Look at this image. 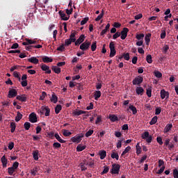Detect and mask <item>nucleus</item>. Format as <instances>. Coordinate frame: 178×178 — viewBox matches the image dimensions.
<instances>
[{"label": "nucleus", "instance_id": "1", "mask_svg": "<svg viewBox=\"0 0 178 178\" xmlns=\"http://www.w3.org/2000/svg\"><path fill=\"white\" fill-rule=\"evenodd\" d=\"M119 172H120V165L113 163L110 173H111V175H119Z\"/></svg>", "mask_w": 178, "mask_h": 178}, {"label": "nucleus", "instance_id": "2", "mask_svg": "<svg viewBox=\"0 0 178 178\" xmlns=\"http://www.w3.org/2000/svg\"><path fill=\"white\" fill-rule=\"evenodd\" d=\"M142 138L145 140V141L148 143H152V136H149V132L148 131H145L142 134Z\"/></svg>", "mask_w": 178, "mask_h": 178}, {"label": "nucleus", "instance_id": "3", "mask_svg": "<svg viewBox=\"0 0 178 178\" xmlns=\"http://www.w3.org/2000/svg\"><path fill=\"white\" fill-rule=\"evenodd\" d=\"M144 81V78L141 76H138L134 79L132 84L134 86H141V83Z\"/></svg>", "mask_w": 178, "mask_h": 178}, {"label": "nucleus", "instance_id": "4", "mask_svg": "<svg viewBox=\"0 0 178 178\" xmlns=\"http://www.w3.org/2000/svg\"><path fill=\"white\" fill-rule=\"evenodd\" d=\"M109 48H110V58H113L115 55H116V49H115V42H111L109 44Z\"/></svg>", "mask_w": 178, "mask_h": 178}, {"label": "nucleus", "instance_id": "5", "mask_svg": "<svg viewBox=\"0 0 178 178\" xmlns=\"http://www.w3.org/2000/svg\"><path fill=\"white\" fill-rule=\"evenodd\" d=\"M90 45H91V42L85 41L80 45V49L81 51H87V49H90Z\"/></svg>", "mask_w": 178, "mask_h": 178}, {"label": "nucleus", "instance_id": "6", "mask_svg": "<svg viewBox=\"0 0 178 178\" xmlns=\"http://www.w3.org/2000/svg\"><path fill=\"white\" fill-rule=\"evenodd\" d=\"M84 40H86V35L84 34H82L79 36V38L75 40V45L77 47L80 45L82 42H84Z\"/></svg>", "mask_w": 178, "mask_h": 178}, {"label": "nucleus", "instance_id": "7", "mask_svg": "<svg viewBox=\"0 0 178 178\" xmlns=\"http://www.w3.org/2000/svg\"><path fill=\"white\" fill-rule=\"evenodd\" d=\"M8 97V98H15V97H17V90H16V89H10Z\"/></svg>", "mask_w": 178, "mask_h": 178}, {"label": "nucleus", "instance_id": "8", "mask_svg": "<svg viewBox=\"0 0 178 178\" xmlns=\"http://www.w3.org/2000/svg\"><path fill=\"white\" fill-rule=\"evenodd\" d=\"M83 137H84L83 135L74 136V137L71 138V141L72 143H76V144H79L81 142V139L83 138Z\"/></svg>", "mask_w": 178, "mask_h": 178}, {"label": "nucleus", "instance_id": "9", "mask_svg": "<svg viewBox=\"0 0 178 178\" xmlns=\"http://www.w3.org/2000/svg\"><path fill=\"white\" fill-rule=\"evenodd\" d=\"M129 33V29L124 27L120 33L121 40H126L127 37V33Z\"/></svg>", "mask_w": 178, "mask_h": 178}, {"label": "nucleus", "instance_id": "10", "mask_svg": "<svg viewBox=\"0 0 178 178\" xmlns=\"http://www.w3.org/2000/svg\"><path fill=\"white\" fill-rule=\"evenodd\" d=\"M29 122L31 123H37V114L35 113H31L29 115Z\"/></svg>", "mask_w": 178, "mask_h": 178}, {"label": "nucleus", "instance_id": "11", "mask_svg": "<svg viewBox=\"0 0 178 178\" xmlns=\"http://www.w3.org/2000/svg\"><path fill=\"white\" fill-rule=\"evenodd\" d=\"M58 15L59 16H60V19L61 20H64V22H66L69 19V18L70 17V16H66V13H64V12L63 10H60L58 12Z\"/></svg>", "mask_w": 178, "mask_h": 178}, {"label": "nucleus", "instance_id": "12", "mask_svg": "<svg viewBox=\"0 0 178 178\" xmlns=\"http://www.w3.org/2000/svg\"><path fill=\"white\" fill-rule=\"evenodd\" d=\"M40 67L42 70H43V72H45L47 74H51V70H49V66L45 64H42Z\"/></svg>", "mask_w": 178, "mask_h": 178}, {"label": "nucleus", "instance_id": "13", "mask_svg": "<svg viewBox=\"0 0 178 178\" xmlns=\"http://www.w3.org/2000/svg\"><path fill=\"white\" fill-rule=\"evenodd\" d=\"M161 99H165V98H169V92H166L164 89H162L160 92Z\"/></svg>", "mask_w": 178, "mask_h": 178}, {"label": "nucleus", "instance_id": "14", "mask_svg": "<svg viewBox=\"0 0 178 178\" xmlns=\"http://www.w3.org/2000/svg\"><path fill=\"white\" fill-rule=\"evenodd\" d=\"M108 119L111 120V122H112L113 123H115V122H118L119 121V118L118 117H117L116 115L115 114H111L108 116Z\"/></svg>", "mask_w": 178, "mask_h": 178}, {"label": "nucleus", "instance_id": "15", "mask_svg": "<svg viewBox=\"0 0 178 178\" xmlns=\"http://www.w3.org/2000/svg\"><path fill=\"white\" fill-rule=\"evenodd\" d=\"M28 62H30V63H33V65H37L40 62L38 58L37 57H31L27 59Z\"/></svg>", "mask_w": 178, "mask_h": 178}, {"label": "nucleus", "instance_id": "16", "mask_svg": "<svg viewBox=\"0 0 178 178\" xmlns=\"http://www.w3.org/2000/svg\"><path fill=\"white\" fill-rule=\"evenodd\" d=\"M136 92L138 95H144V88L141 86H138L136 88Z\"/></svg>", "mask_w": 178, "mask_h": 178}, {"label": "nucleus", "instance_id": "17", "mask_svg": "<svg viewBox=\"0 0 178 178\" xmlns=\"http://www.w3.org/2000/svg\"><path fill=\"white\" fill-rule=\"evenodd\" d=\"M16 98L18 101H21V102H26L27 101V96L26 95H22V96L17 95Z\"/></svg>", "mask_w": 178, "mask_h": 178}, {"label": "nucleus", "instance_id": "18", "mask_svg": "<svg viewBox=\"0 0 178 178\" xmlns=\"http://www.w3.org/2000/svg\"><path fill=\"white\" fill-rule=\"evenodd\" d=\"M1 161L3 165V168H6V166H8V159H6V156H3L1 159Z\"/></svg>", "mask_w": 178, "mask_h": 178}, {"label": "nucleus", "instance_id": "19", "mask_svg": "<svg viewBox=\"0 0 178 178\" xmlns=\"http://www.w3.org/2000/svg\"><path fill=\"white\" fill-rule=\"evenodd\" d=\"M84 113H87V111H84L82 110H75L73 112V115H74V116H80V115H83Z\"/></svg>", "mask_w": 178, "mask_h": 178}, {"label": "nucleus", "instance_id": "20", "mask_svg": "<svg viewBox=\"0 0 178 178\" xmlns=\"http://www.w3.org/2000/svg\"><path fill=\"white\" fill-rule=\"evenodd\" d=\"M54 137H55V138L57 139L58 143H60L61 144H65V143H66V140L60 138V136H59V134H58V133L54 134Z\"/></svg>", "mask_w": 178, "mask_h": 178}, {"label": "nucleus", "instance_id": "21", "mask_svg": "<svg viewBox=\"0 0 178 178\" xmlns=\"http://www.w3.org/2000/svg\"><path fill=\"white\" fill-rule=\"evenodd\" d=\"M151 33H147L145 37V41L146 45H149V42H151Z\"/></svg>", "mask_w": 178, "mask_h": 178}, {"label": "nucleus", "instance_id": "22", "mask_svg": "<svg viewBox=\"0 0 178 178\" xmlns=\"http://www.w3.org/2000/svg\"><path fill=\"white\" fill-rule=\"evenodd\" d=\"M32 155L35 161H38V155H40V152L38 150H35L33 152Z\"/></svg>", "mask_w": 178, "mask_h": 178}, {"label": "nucleus", "instance_id": "23", "mask_svg": "<svg viewBox=\"0 0 178 178\" xmlns=\"http://www.w3.org/2000/svg\"><path fill=\"white\" fill-rule=\"evenodd\" d=\"M99 155L100 156V159H105V158L106 157V151L105 150L99 151Z\"/></svg>", "mask_w": 178, "mask_h": 178}, {"label": "nucleus", "instance_id": "24", "mask_svg": "<svg viewBox=\"0 0 178 178\" xmlns=\"http://www.w3.org/2000/svg\"><path fill=\"white\" fill-rule=\"evenodd\" d=\"M172 127H173V125L172 124H168L164 128L163 133H169Z\"/></svg>", "mask_w": 178, "mask_h": 178}, {"label": "nucleus", "instance_id": "25", "mask_svg": "<svg viewBox=\"0 0 178 178\" xmlns=\"http://www.w3.org/2000/svg\"><path fill=\"white\" fill-rule=\"evenodd\" d=\"M146 94L149 98H151V97H152V88L151 86H149L146 89Z\"/></svg>", "mask_w": 178, "mask_h": 178}, {"label": "nucleus", "instance_id": "26", "mask_svg": "<svg viewBox=\"0 0 178 178\" xmlns=\"http://www.w3.org/2000/svg\"><path fill=\"white\" fill-rule=\"evenodd\" d=\"M51 70H53V72H54V73H56V74H59V73H60V67L55 65H53L51 67Z\"/></svg>", "mask_w": 178, "mask_h": 178}, {"label": "nucleus", "instance_id": "27", "mask_svg": "<svg viewBox=\"0 0 178 178\" xmlns=\"http://www.w3.org/2000/svg\"><path fill=\"white\" fill-rule=\"evenodd\" d=\"M94 97L95 101H98L101 98V92L99 90H96L94 94Z\"/></svg>", "mask_w": 178, "mask_h": 178}, {"label": "nucleus", "instance_id": "28", "mask_svg": "<svg viewBox=\"0 0 178 178\" xmlns=\"http://www.w3.org/2000/svg\"><path fill=\"white\" fill-rule=\"evenodd\" d=\"M22 118H23V115L20 113V111H17V116L15 117V122H20Z\"/></svg>", "mask_w": 178, "mask_h": 178}, {"label": "nucleus", "instance_id": "29", "mask_svg": "<svg viewBox=\"0 0 178 178\" xmlns=\"http://www.w3.org/2000/svg\"><path fill=\"white\" fill-rule=\"evenodd\" d=\"M54 60H52L51 58H49L48 56H44L42 58V61L44 62V63H49L51 62H52Z\"/></svg>", "mask_w": 178, "mask_h": 178}, {"label": "nucleus", "instance_id": "30", "mask_svg": "<svg viewBox=\"0 0 178 178\" xmlns=\"http://www.w3.org/2000/svg\"><path fill=\"white\" fill-rule=\"evenodd\" d=\"M129 109H130V111H131L133 115H137V108H136V106H134L133 105H130L129 106Z\"/></svg>", "mask_w": 178, "mask_h": 178}, {"label": "nucleus", "instance_id": "31", "mask_svg": "<svg viewBox=\"0 0 178 178\" xmlns=\"http://www.w3.org/2000/svg\"><path fill=\"white\" fill-rule=\"evenodd\" d=\"M86 148V145H78V146L76 147V151L77 152H81V151H84Z\"/></svg>", "mask_w": 178, "mask_h": 178}, {"label": "nucleus", "instance_id": "32", "mask_svg": "<svg viewBox=\"0 0 178 178\" xmlns=\"http://www.w3.org/2000/svg\"><path fill=\"white\" fill-rule=\"evenodd\" d=\"M156 122H158V117L154 116L152 118L151 121L149 122V125L152 126V125L155 124L156 123Z\"/></svg>", "mask_w": 178, "mask_h": 178}, {"label": "nucleus", "instance_id": "33", "mask_svg": "<svg viewBox=\"0 0 178 178\" xmlns=\"http://www.w3.org/2000/svg\"><path fill=\"white\" fill-rule=\"evenodd\" d=\"M10 127L11 129H10L11 133H15V131L16 130V123L10 122Z\"/></svg>", "mask_w": 178, "mask_h": 178}, {"label": "nucleus", "instance_id": "34", "mask_svg": "<svg viewBox=\"0 0 178 178\" xmlns=\"http://www.w3.org/2000/svg\"><path fill=\"white\" fill-rule=\"evenodd\" d=\"M51 102H54V104H56V102H58V97H56L55 93L51 95Z\"/></svg>", "mask_w": 178, "mask_h": 178}, {"label": "nucleus", "instance_id": "35", "mask_svg": "<svg viewBox=\"0 0 178 178\" xmlns=\"http://www.w3.org/2000/svg\"><path fill=\"white\" fill-rule=\"evenodd\" d=\"M60 111H62V106L60 104H58L55 108V113L58 115Z\"/></svg>", "mask_w": 178, "mask_h": 178}, {"label": "nucleus", "instance_id": "36", "mask_svg": "<svg viewBox=\"0 0 178 178\" xmlns=\"http://www.w3.org/2000/svg\"><path fill=\"white\" fill-rule=\"evenodd\" d=\"M104 10H102V12H101V13H100V15H99L98 16H97V18H95V22H99V20H101L103 17H104Z\"/></svg>", "mask_w": 178, "mask_h": 178}, {"label": "nucleus", "instance_id": "37", "mask_svg": "<svg viewBox=\"0 0 178 178\" xmlns=\"http://www.w3.org/2000/svg\"><path fill=\"white\" fill-rule=\"evenodd\" d=\"M16 171V170H15V168L10 167L8 168V175H10V176H13V174L15 173V172Z\"/></svg>", "mask_w": 178, "mask_h": 178}, {"label": "nucleus", "instance_id": "38", "mask_svg": "<svg viewBox=\"0 0 178 178\" xmlns=\"http://www.w3.org/2000/svg\"><path fill=\"white\" fill-rule=\"evenodd\" d=\"M131 150V147L130 146L127 147L122 152V156H123L124 155H126V154H127Z\"/></svg>", "mask_w": 178, "mask_h": 178}, {"label": "nucleus", "instance_id": "39", "mask_svg": "<svg viewBox=\"0 0 178 178\" xmlns=\"http://www.w3.org/2000/svg\"><path fill=\"white\" fill-rule=\"evenodd\" d=\"M63 134L64 137H69V136H72V132L69 131L67 129H64Z\"/></svg>", "mask_w": 178, "mask_h": 178}, {"label": "nucleus", "instance_id": "40", "mask_svg": "<svg viewBox=\"0 0 178 178\" xmlns=\"http://www.w3.org/2000/svg\"><path fill=\"white\" fill-rule=\"evenodd\" d=\"M24 127L25 130H30V127H31V124L29 122H26L24 124Z\"/></svg>", "mask_w": 178, "mask_h": 178}, {"label": "nucleus", "instance_id": "41", "mask_svg": "<svg viewBox=\"0 0 178 178\" xmlns=\"http://www.w3.org/2000/svg\"><path fill=\"white\" fill-rule=\"evenodd\" d=\"M111 158L113 159H116V161H119V154L116 152H113L111 154Z\"/></svg>", "mask_w": 178, "mask_h": 178}, {"label": "nucleus", "instance_id": "42", "mask_svg": "<svg viewBox=\"0 0 178 178\" xmlns=\"http://www.w3.org/2000/svg\"><path fill=\"white\" fill-rule=\"evenodd\" d=\"M136 148L137 155H139L140 154H141V147L140 146V143H137Z\"/></svg>", "mask_w": 178, "mask_h": 178}, {"label": "nucleus", "instance_id": "43", "mask_svg": "<svg viewBox=\"0 0 178 178\" xmlns=\"http://www.w3.org/2000/svg\"><path fill=\"white\" fill-rule=\"evenodd\" d=\"M96 49H97V41H95L92 42L91 45V51L94 52L96 51Z\"/></svg>", "mask_w": 178, "mask_h": 178}, {"label": "nucleus", "instance_id": "44", "mask_svg": "<svg viewBox=\"0 0 178 178\" xmlns=\"http://www.w3.org/2000/svg\"><path fill=\"white\" fill-rule=\"evenodd\" d=\"M122 58H124V59H125V60H130V54L129 53H124L122 54Z\"/></svg>", "mask_w": 178, "mask_h": 178}, {"label": "nucleus", "instance_id": "45", "mask_svg": "<svg viewBox=\"0 0 178 178\" xmlns=\"http://www.w3.org/2000/svg\"><path fill=\"white\" fill-rule=\"evenodd\" d=\"M70 38H71L72 42H76V32L71 33Z\"/></svg>", "mask_w": 178, "mask_h": 178}, {"label": "nucleus", "instance_id": "46", "mask_svg": "<svg viewBox=\"0 0 178 178\" xmlns=\"http://www.w3.org/2000/svg\"><path fill=\"white\" fill-rule=\"evenodd\" d=\"M37 173H38V170L37 169V168H33L31 170V175H32V176H37Z\"/></svg>", "mask_w": 178, "mask_h": 178}, {"label": "nucleus", "instance_id": "47", "mask_svg": "<svg viewBox=\"0 0 178 178\" xmlns=\"http://www.w3.org/2000/svg\"><path fill=\"white\" fill-rule=\"evenodd\" d=\"M44 109L45 110L44 116H49V113H51V109H49L48 106H46V108Z\"/></svg>", "mask_w": 178, "mask_h": 178}, {"label": "nucleus", "instance_id": "48", "mask_svg": "<svg viewBox=\"0 0 178 178\" xmlns=\"http://www.w3.org/2000/svg\"><path fill=\"white\" fill-rule=\"evenodd\" d=\"M93 134H94V130L90 129L85 134V136H86V137H90V136H92Z\"/></svg>", "mask_w": 178, "mask_h": 178}, {"label": "nucleus", "instance_id": "49", "mask_svg": "<svg viewBox=\"0 0 178 178\" xmlns=\"http://www.w3.org/2000/svg\"><path fill=\"white\" fill-rule=\"evenodd\" d=\"M108 172H109V167L105 165L104 167L103 171L101 172V175H105V174L108 173Z\"/></svg>", "mask_w": 178, "mask_h": 178}, {"label": "nucleus", "instance_id": "50", "mask_svg": "<svg viewBox=\"0 0 178 178\" xmlns=\"http://www.w3.org/2000/svg\"><path fill=\"white\" fill-rule=\"evenodd\" d=\"M146 60L147 63H152V56L151 54H149L146 57Z\"/></svg>", "mask_w": 178, "mask_h": 178}, {"label": "nucleus", "instance_id": "51", "mask_svg": "<svg viewBox=\"0 0 178 178\" xmlns=\"http://www.w3.org/2000/svg\"><path fill=\"white\" fill-rule=\"evenodd\" d=\"M154 76L157 79H161L162 77V73L159 71H156L154 72Z\"/></svg>", "mask_w": 178, "mask_h": 178}, {"label": "nucleus", "instance_id": "52", "mask_svg": "<svg viewBox=\"0 0 178 178\" xmlns=\"http://www.w3.org/2000/svg\"><path fill=\"white\" fill-rule=\"evenodd\" d=\"M79 166H80L81 170H82V172L87 170V167H86V165L84 164V163H81L79 164Z\"/></svg>", "mask_w": 178, "mask_h": 178}, {"label": "nucleus", "instance_id": "53", "mask_svg": "<svg viewBox=\"0 0 178 178\" xmlns=\"http://www.w3.org/2000/svg\"><path fill=\"white\" fill-rule=\"evenodd\" d=\"M168 51H169V45L165 44L164 45V47H163V54H167Z\"/></svg>", "mask_w": 178, "mask_h": 178}, {"label": "nucleus", "instance_id": "54", "mask_svg": "<svg viewBox=\"0 0 178 178\" xmlns=\"http://www.w3.org/2000/svg\"><path fill=\"white\" fill-rule=\"evenodd\" d=\"M88 17H85L81 22V26H84V24H86V23H87L88 22Z\"/></svg>", "mask_w": 178, "mask_h": 178}, {"label": "nucleus", "instance_id": "55", "mask_svg": "<svg viewBox=\"0 0 178 178\" xmlns=\"http://www.w3.org/2000/svg\"><path fill=\"white\" fill-rule=\"evenodd\" d=\"M53 147H54V148H60V147H62V145H60V143H59L58 142H55L53 144Z\"/></svg>", "mask_w": 178, "mask_h": 178}, {"label": "nucleus", "instance_id": "56", "mask_svg": "<svg viewBox=\"0 0 178 178\" xmlns=\"http://www.w3.org/2000/svg\"><path fill=\"white\" fill-rule=\"evenodd\" d=\"M72 42H73V40H72V38L67 39V40H65V46L70 45V44H72Z\"/></svg>", "mask_w": 178, "mask_h": 178}, {"label": "nucleus", "instance_id": "57", "mask_svg": "<svg viewBox=\"0 0 178 178\" xmlns=\"http://www.w3.org/2000/svg\"><path fill=\"white\" fill-rule=\"evenodd\" d=\"M11 168H13L14 170H16V169H17V168H19V162H17V161L14 162L13 164V166Z\"/></svg>", "mask_w": 178, "mask_h": 178}, {"label": "nucleus", "instance_id": "58", "mask_svg": "<svg viewBox=\"0 0 178 178\" xmlns=\"http://www.w3.org/2000/svg\"><path fill=\"white\" fill-rule=\"evenodd\" d=\"M46 96H47V92H42L41 96L40 97V101H44V99H45Z\"/></svg>", "mask_w": 178, "mask_h": 178}, {"label": "nucleus", "instance_id": "59", "mask_svg": "<svg viewBox=\"0 0 178 178\" xmlns=\"http://www.w3.org/2000/svg\"><path fill=\"white\" fill-rule=\"evenodd\" d=\"M161 112H162L161 107H156L155 109V115H160Z\"/></svg>", "mask_w": 178, "mask_h": 178}, {"label": "nucleus", "instance_id": "60", "mask_svg": "<svg viewBox=\"0 0 178 178\" xmlns=\"http://www.w3.org/2000/svg\"><path fill=\"white\" fill-rule=\"evenodd\" d=\"M136 38L138 40H144V34L143 33H139L136 35Z\"/></svg>", "mask_w": 178, "mask_h": 178}, {"label": "nucleus", "instance_id": "61", "mask_svg": "<svg viewBox=\"0 0 178 178\" xmlns=\"http://www.w3.org/2000/svg\"><path fill=\"white\" fill-rule=\"evenodd\" d=\"M172 175L174 176V178H178V170H177V169L175 168V169L173 170Z\"/></svg>", "mask_w": 178, "mask_h": 178}, {"label": "nucleus", "instance_id": "62", "mask_svg": "<svg viewBox=\"0 0 178 178\" xmlns=\"http://www.w3.org/2000/svg\"><path fill=\"white\" fill-rule=\"evenodd\" d=\"M120 36V32H116V33L113 35V40H116V38H119Z\"/></svg>", "mask_w": 178, "mask_h": 178}, {"label": "nucleus", "instance_id": "63", "mask_svg": "<svg viewBox=\"0 0 178 178\" xmlns=\"http://www.w3.org/2000/svg\"><path fill=\"white\" fill-rule=\"evenodd\" d=\"M122 141H123V140H118V143L116 145L117 148H122Z\"/></svg>", "mask_w": 178, "mask_h": 178}, {"label": "nucleus", "instance_id": "64", "mask_svg": "<svg viewBox=\"0 0 178 178\" xmlns=\"http://www.w3.org/2000/svg\"><path fill=\"white\" fill-rule=\"evenodd\" d=\"M8 54H20V50H10L8 51Z\"/></svg>", "mask_w": 178, "mask_h": 178}]
</instances>
